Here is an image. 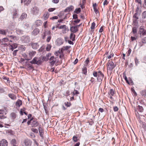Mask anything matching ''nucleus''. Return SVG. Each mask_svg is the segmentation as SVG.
I'll return each mask as SVG.
<instances>
[{"label":"nucleus","instance_id":"obj_4","mask_svg":"<svg viewBox=\"0 0 146 146\" xmlns=\"http://www.w3.org/2000/svg\"><path fill=\"white\" fill-rule=\"evenodd\" d=\"M39 11L38 8L36 7H34L32 8L31 10V13L34 15L38 14L39 12Z\"/></svg>","mask_w":146,"mask_h":146},{"label":"nucleus","instance_id":"obj_43","mask_svg":"<svg viewBox=\"0 0 146 146\" xmlns=\"http://www.w3.org/2000/svg\"><path fill=\"white\" fill-rule=\"evenodd\" d=\"M17 11H15L13 12V18H15L16 17V16L17 15Z\"/></svg>","mask_w":146,"mask_h":146},{"label":"nucleus","instance_id":"obj_6","mask_svg":"<svg viewBox=\"0 0 146 146\" xmlns=\"http://www.w3.org/2000/svg\"><path fill=\"white\" fill-rule=\"evenodd\" d=\"M38 125V123L36 120L32 118V122L31 125L32 127H36Z\"/></svg>","mask_w":146,"mask_h":146},{"label":"nucleus","instance_id":"obj_32","mask_svg":"<svg viewBox=\"0 0 146 146\" xmlns=\"http://www.w3.org/2000/svg\"><path fill=\"white\" fill-rule=\"evenodd\" d=\"M51 46L50 44H47L46 48V50L47 51H49L51 48Z\"/></svg>","mask_w":146,"mask_h":146},{"label":"nucleus","instance_id":"obj_57","mask_svg":"<svg viewBox=\"0 0 146 146\" xmlns=\"http://www.w3.org/2000/svg\"><path fill=\"white\" fill-rule=\"evenodd\" d=\"M139 109L140 112H142L143 110V108L141 106H139Z\"/></svg>","mask_w":146,"mask_h":146},{"label":"nucleus","instance_id":"obj_23","mask_svg":"<svg viewBox=\"0 0 146 146\" xmlns=\"http://www.w3.org/2000/svg\"><path fill=\"white\" fill-rule=\"evenodd\" d=\"M49 13L48 12H46L44 15V19L45 20H46L49 17Z\"/></svg>","mask_w":146,"mask_h":146},{"label":"nucleus","instance_id":"obj_2","mask_svg":"<svg viewBox=\"0 0 146 146\" xmlns=\"http://www.w3.org/2000/svg\"><path fill=\"white\" fill-rule=\"evenodd\" d=\"M42 61L41 58L40 57H35L30 62V63L32 64H36L38 65L40 64Z\"/></svg>","mask_w":146,"mask_h":146},{"label":"nucleus","instance_id":"obj_30","mask_svg":"<svg viewBox=\"0 0 146 146\" xmlns=\"http://www.w3.org/2000/svg\"><path fill=\"white\" fill-rule=\"evenodd\" d=\"M70 47V46H63L62 48L61 51L62 50H66Z\"/></svg>","mask_w":146,"mask_h":146},{"label":"nucleus","instance_id":"obj_63","mask_svg":"<svg viewBox=\"0 0 146 146\" xmlns=\"http://www.w3.org/2000/svg\"><path fill=\"white\" fill-rule=\"evenodd\" d=\"M99 111L101 112H102L104 111V109L102 108H100L99 109Z\"/></svg>","mask_w":146,"mask_h":146},{"label":"nucleus","instance_id":"obj_14","mask_svg":"<svg viewBox=\"0 0 146 146\" xmlns=\"http://www.w3.org/2000/svg\"><path fill=\"white\" fill-rule=\"evenodd\" d=\"M70 31L73 33H76L78 31L77 27L76 26H72L70 28Z\"/></svg>","mask_w":146,"mask_h":146},{"label":"nucleus","instance_id":"obj_37","mask_svg":"<svg viewBox=\"0 0 146 146\" xmlns=\"http://www.w3.org/2000/svg\"><path fill=\"white\" fill-rule=\"evenodd\" d=\"M137 36L135 35V37L131 36V40L132 41H133L134 40H136L137 38Z\"/></svg>","mask_w":146,"mask_h":146},{"label":"nucleus","instance_id":"obj_34","mask_svg":"<svg viewBox=\"0 0 146 146\" xmlns=\"http://www.w3.org/2000/svg\"><path fill=\"white\" fill-rule=\"evenodd\" d=\"M81 11V9L80 8L76 9L74 11V12L77 14L79 13Z\"/></svg>","mask_w":146,"mask_h":146},{"label":"nucleus","instance_id":"obj_22","mask_svg":"<svg viewBox=\"0 0 146 146\" xmlns=\"http://www.w3.org/2000/svg\"><path fill=\"white\" fill-rule=\"evenodd\" d=\"M32 0H25L24 3L25 5L27 6L29 4L31 1Z\"/></svg>","mask_w":146,"mask_h":146},{"label":"nucleus","instance_id":"obj_25","mask_svg":"<svg viewBox=\"0 0 146 146\" xmlns=\"http://www.w3.org/2000/svg\"><path fill=\"white\" fill-rule=\"evenodd\" d=\"M7 32V30L4 29L0 30V33L3 35H5Z\"/></svg>","mask_w":146,"mask_h":146},{"label":"nucleus","instance_id":"obj_53","mask_svg":"<svg viewBox=\"0 0 146 146\" xmlns=\"http://www.w3.org/2000/svg\"><path fill=\"white\" fill-rule=\"evenodd\" d=\"M55 9V8H50L48 9V11L49 12H52Z\"/></svg>","mask_w":146,"mask_h":146},{"label":"nucleus","instance_id":"obj_3","mask_svg":"<svg viewBox=\"0 0 146 146\" xmlns=\"http://www.w3.org/2000/svg\"><path fill=\"white\" fill-rule=\"evenodd\" d=\"M108 68L109 70H113L115 66V64H114L111 60H109L108 63Z\"/></svg>","mask_w":146,"mask_h":146},{"label":"nucleus","instance_id":"obj_8","mask_svg":"<svg viewBox=\"0 0 146 146\" xmlns=\"http://www.w3.org/2000/svg\"><path fill=\"white\" fill-rule=\"evenodd\" d=\"M56 59L53 56H51L49 59L50 64L52 65H53L56 62Z\"/></svg>","mask_w":146,"mask_h":146},{"label":"nucleus","instance_id":"obj_51","mask_svg":"<svg viewBox=\"0 0 146 146\" xmlns=\"http://www.w3.org/2000/svg\"><path fill=\"white\" fill-rule=\"evenodd\" d=\"M108 3V2L107 0H105L103 3V5L104 6L105 5H107Z\"/></svg>","mask_w":146,"mask_h":146},{"label":"nucleus","instance_id":"obj_60","mask_svg":"<svg viewBox=\"0 0 146 146\" xmlns=\"http://www.w3.org/2000/svg\"><path fill=\"white\" fill-rule=\"evenodd\" d=\"M76 20H75L74 21V22H75V23H79L80 21V19H76Z\"/></svg>","mask_w":146,"mask_h":146},{"label":"nucleus","instance_id":"obj_35","mask_svg":"<svg viewBox=\"0 0 146 146\" xmlns=\"http://www.w3.org/2000/svg\"><path fill=\"white\" fill-rule=\"evenodd\" d=\"M142 17L143 19L146 18V11H144L142 13Z\"/></svg>","mask_w":146,"mask_h":146},{"label":"nucleus","instance_id":"obj_40","mask_svg":"<svg viewBox=\"0 0 146 146\" xmlns=\"http://www.w3.org/2000/svg\"><path fill=\"white\" fill-rule=\"evenodd\" d=\"M31 130L33 132L35 133H37L38 132V130L37 129H35L34 128H32Z\"/></svg>","mask_w":146,"mask_h":146},{"label":"nucleus","instance_id":"obj_18","mask_svg":"<svg viewBox=\"0 0 146 146\" xmlns=\"http://www.w3.org/2000/svg\"><path fill=\"white\" fill-rule=\"evenodd\" d=\"M8 96H9L12 100H15L16 99V96L13 94H8Z\"/></svg>","mask_w":146,"mask_h":146},{"label":"nucleus","instance_id":"obj_9","mask_svg":"<svg viewBox=\"0 0 146 146\" xmlns=\"http://www.w3.org/2000/svg\"><path fill=\"white\" fill-rule=\"evenodd\" d=\"M36 53L35 51H29L28 53L29 57L30 58L29 59H27V60H30L32 57Z\"/></svg>","mask_w":146,"mask_h":146},{"label":"nucleus","instance_id":"obj_13","mask_svg":"<svg viewBox=\"0 0 146 146\" xmlns=\"http://www.w3.org/2000/svg\"><path fill=\"white\" fill-rule=\"evenodd\" d=\"M74 9V7L72 5H71L70 6L67 7L65 10L64 11L66 12H68Z\"/></svg>","mask_w":146,"mask_h":146},{"label":"nucleus","instance_id":"obj_11","mask_svg":"<svg viewBox=\"0 0 146 146\" xmlns=\"http://www.w3.org/2000/svg\"><path fill=\"white\" fill-rule=\"evenodd\" d=\"M39 32V30L37 28L35 29L32 32V35L35 36L37 35Z\"/></svg>","mask_w":146,"mask_h":146},{"label":"nucleus","instance_id":"obj_7","mask_svg":"<svg viewBox=\"0 0 146 146\" xmlns=\"http://www.w3.org/2000/svg\"><path fill=\"white\" fill-rule=\"evenodd\" d=\"M8 145V142L5 139L2 140L0 141V146H7Z\"/></svg>","mask_w":146,"mask_h":146},{"label":"nucleus","instance_id":"obj_12","mask_svg":"<svg viewBox=\"0 0 146 146\" xmlns=\"http://www.w3.org/2000/svg\"><path fill=\"white\" fill-rule=\"evenodd\" d=\"M31 46L34 49H36L39 47V45L37 43H33Z\"/></svg>","mask_w":146,"mask_h":146},{"label":"nucleus","instance_id":"obj_26","mask_svg":"<svg viewBox=\"0 0 146 146\" xmlns=\"http://www.w3.org/2000/svg\"><path fill=\"white\" fill-rule=\"evenodd\" d=\"M38 131L40 133V136L41 137H43V132L41 127H39L38 128Z\"/></svg>","mask_w":146,"mask_h":146},{"label":"nucleus","instance_id":"obj_16","mask_svg":"<svg viewBox=\"0 0 146 146\" xmlns=\"http://www.w3.org/2000/svg\"><path fill=\"white\" fill-rule=\"evenodd\" d=\"M25 145L26 146H30L32 144V142L29 140H26L25 141Z\"/></svg>","mask_w":146,"mask_h":146},{"label":"nucleus","instance_id":"obj_47","mask_svg":"<svg viewBox=\"0 0 146 146\" xmlns=\"http://www.w3.org/2000/svg\"><path fill=\"white\" fill-rule=\"evenodd\" d=\"M94 10L95 13L97 14L98 13L99 14V12L97 8H94Z\"/></svg>","mask_w":146,"mask_h":146},{"label":"nucleus","instance_id":"obj_59","mask_svg":"<svg viewBox=\"0 0 146 146\" xmlns=\"http://www.w3.org/2000/svg\"><path fill=\"white\" fill-rule=\"evenodd\" d=\"M113 53H112V54H110V55H109L108 56V59H110V58H111L112 57H113Z\"/></svg>","mask_w":146,"mask_h":146},{"label":"nucleus","instance_id":"obj_17","mask_svg":"<svg viewBox=\"0 0 146 146\" xmlns=\"http://www.w3.org/2000/svg\"><path fill=\"white\" fill-rule=\"evenodd\" d=\"M22 102L20 100H18L16 102V105L17 106L19 107L22 105Z\"/></svg>","mask_w":146,"mask_h":146},{"label":"nucleus","instance_id":"obj_28","mask_svg":"<svg viewBox=\"0 0 146 146\" xmlns=\"http://www.w3.org/2000/svg\"><path fill=\"white\" fill-rule=\"evenodd\" d=\"M11 143L12 145H16L17 142L15 139H13L11 140Z\"/></svg>","mask_w":146,"mask_h":146},{"label":"nucleus","instance_id":"obj_45","mask_svg":"<svg viewBox=\"0 0 146 146\" xmlns=\"http://www.w3.org/2000/svg\"><path fill=\"white\" fill-rule=\"evenodd\" d=\"M51 36L50 35L48 36V37H47V39L46 40V41L47 42H50L51 39Z\"/></svg>","mask_w":146,"mask_h":146},{"label":"nucleus","instance_id":"obj_46","mask_svg":"<svg viewBox=\"0 0 146 146\" xmlns=\"http://www.w3.org/2000/svg\"><path fill=\"white\" fill-rule=\"evenodd\" d=\"M44 49V47L43 46H42L39 49V52H41Z\"/></svg>","mask_w":146,"mask_h":146},{"label":"nucleus","instance_id":"obj_64","mask_svg":"<svg viewBox=\"0 0 146 146\" xmlns=\"http://www.w3.org/2000/svg\"><path fill=\"white\" fill-rule=\"evenodd\" d=\"M78 60L77 59H76L73 62V63L74 64H75L78 62Z\"/></svg>","mask_w":146,"mask_h":146},{"label":"nucleus","instance_id":"obj_61","mask_svg":"<svg viewBox=\"0 0 146 146\" xmlns=\"http://www.w3.org/2000/svg\"><path fill=\"white\" fill-rule=\"evenodd\" d=\"M32 118L30 120L28 121L27 123L28 125H29L31 123V124Z\"/></svg>","mask_w":146,"mask_h":146},{"label":"nucleus","instance_id":"obj_58","mask_svg":"<svg viewBox=\"0 0 146 146\" xmlns=\"http://www.w3.org/2000/svg\"><path fill=\"white\" fill-rule=\"evenodd\" d=\"M66 26L65 25H61L60 27H59V29H64V28H65L66 27Z\"/></svg>","mask_w":146,"mask_h":146},{"label":"nucleus","instance_id":"obj_62","mask_svg":"<svg viewBox=\"0 0 146 146\" xmlns=\"http://www.w3.org/2000/svg\"><path fill=\"white\" fill-rule=\"evenodd\" d=\"M18 51L17 50H15L13 52V54L14 56H16V53Z\"/></svg>","mask_w":146,"mask_h":146},{"label":"nucleus","instance_id":"obj_56","mask_svg":"<svg viewBox=\"0 0 146 146\" xmlns=\"http://www.w3.org/2000/svg\"><path fill=\"white\" fill-rule=\"evenodd\" d=\"M58 18V17L57 16H55L54 17H52L50 19L52 20H54V19H57Z\"/></svg>","mask_w":146,"mask_h":146},{"label":"nucleus","instance_id":"obj_19","mask_svg":"<svg viewBox=\"0 0 146 146\" xmlns=\"http://www.w3.org/2000/svg\"><path fill=\"white\" fill-rule=\"evenodd\" d=\"M60 53H61L60 52L58 51L55 54L56 56H58L59 54H60V56H59L60 58H62L64 56V54L63 53H61V54Z\"/></svg>","mask_w":146,"mask_h":146},{"label":"nucleus","instance_id":"obj_20","mask_svg":"<svg viewBox=\"0 0 146 146\" xmlns=\"http://www.w3.org/2000/svg\"><path fill=\"white\" fill-rule=\"evenodd\" d=\"M11 118L14 120L16 117V114L14 113H12L10 115Z\"/></svg>","mask_w":146,"mask_h":146},{"label":"nucleus","instance_id":"obj_29","mask_svg":"<svg viewBox=\"0 0 146 146\" xmlns=\"http://www.w3.org/2000/svg\"><path fill=\"white\" fill-rule=\"evenodd\" d=\"M82 73L85 75L87 74V68L86 67H84L82 68Z\"/></svg>","mask_w":146,"mask_h":146},{"label":"nucleus","instance_id":"obj_50","mask_svg":"<svg viewBox=\"0 0 146 146\" xmlns=\"http://www.w3.org/2000/svg\"><path fill=\"white\" fill-rule=\"evenodd\" d=\"M67 30V28L66 27L62 29V31L63 33H66V31Z\"/></svg>","mask_w":146,"mask_h":146},{"label":"nucleus","instance_id":"obj_31","mask_svg":"<svg viewBox=\"0 0 146 146\" xmlns=\"http://www.w3.org/2000/svg\"><path fill=\"white\" fill-rule=\"evenodd\" d=\"M132 32L134 34H136L137 32V28L136 27H134L132 29Z\"/></svg>","mask_w":146,"mask_h":146},{"label":"nucleus","instance_id":"obj_52","mask_svg":"<svg viewBox=\"0 0 146 146\" xmlns=\"http://www.w3.org/2000/svg\"><path fill=\"white\" fill-rule=\"evenodd\" d=\"M52 2L54 3H57L59 2V0H52Z\"/></svg>","mask_w":146,"mask_h":146},{"label":"nucleus","instance_id":"obj_49","mask_svg":"<svg viewBox=\"0 0 146 146\" xmlns=\"http://www.w3.org/2000/svg\"><path fill=\"white\" fill-rule=\"evenodd\" d=\"M114 111H117L118 110V108L117 106H114L113 107Z\"/></svg>","mask_w":146,"mask_h":146},{"label":"nucleus","instance_id":"obj_38","mask_svg":"<svg viewBox=\"0 0 146 146\" xmlns=\"http://www.w3.org/2000/svg\"><path fill=\"white\" fill-rule=\"evenodd\" d=\"M137 13H135L133 16V17L135 19V21H137L138 19V17H137Z\"/></svg>","mask_w":146,"mask_h":146},{"label":"nucleus","instance_id":"obj_44","mask_svg":"<svg viewBox=\"0 0 146 146\" xmlns=\"http://www.w3.org/2000/svg\"><path fill=\"white\" fill-rule=\"evenodd\" d=\"M95 25H96L95 23L94 22L93 23H92V25H91V29H94L95 27Z\"/></svg>","mask_w":146,"mask_h":146},{"label":"nucleus","instance_id":"obj_54","mask_svg":"<svg viewBox=\"0 0 146 146\" xmlns=\"http://www.w3.org/2000/svg\"><path fill=\"white\" fill-rule=\"evenodd\" d=\"M9 41L8 39L7 38H5L3 39V41L4 42H7Z\"/></svg>","mask_w":146,"mask_h":146},{"label":"nucleus","instance_id":"obj_48","mask_svg":"<svg viewBox=\"0 0 146 146\" xmlns=\"http://www.w3.org/2000/svg\"><path fill=\"white\" fill-rule=\"evenodd\" d=\"M142 42L143 43H146V37L142 39Z\"/></svg>","mask_w":146,"mask_h":146},{"label":"nucleus","instance_id":"obj_1","mask_svg":"<svg viewBox=\"0 0 146 146\" xmlns=\"http://www.w3.org/2000/svg\"><path fill=\"white\" fill-rule=\"evenodd\" d=\"M93 75L95 77H97L98 76L97 78L98 82H100V83L102 82L104 75L101 71H100L98 72L94 71L93 72Z\"/></svg>","mask_w":146,"mask_h":146},{"label":"nucleus","instance_id":"obj_39","mask_svg":"<svg viewBox=\"0 0 146 146\" xmlns=\"http://www.w3.org/2000/svg\"><path fill=\"white\" fill-rule=\"evenodd\" d=\"M79 94V92H78V91L76 90H74V92L72 93V94L73 96H74L76 94Z\"/></svg>","mask_w":146,"mask_h":146},{"label":"nucleus","instance_id":"obj_33","mask_svg":"<svg viewBox=\"0 0 146 146\" xmlns=\"http://www.w3.org/2000/svg\"><path fill=\"white\" fill-rule=\"evenodd\" d=\"M110 93L111 96H113L115 94V92L113 90L111 89L110 91Z\"/></svg>","mask_w":146,"mask_h":146},{"label":"nucleus","instance_id":"obj_5","mask_svg":"<svg viewBox=\"0 0 146 146\" xmlns=\"http://www.w3.org/2000/svg\"><path fill=\"white\" fill-rule=\"evenodd\" d=\"M139 33L140 34H142L143 35H146V30L145 29L143 26H141L139 28Z\"/></svg>","mask_w":146,"mask_h":146},{"label":"nucleus","instance_id":"obj_15","mask_svg":"<svg viewBox=\"0 0 146 146\" xmlns=\"http://www.w3.org/2000/svg\"><path fill=\"white\" fill-rule=\"evenodd\" d=\"M51 34L50 32V31H45V32H44L43 36V38L44 39L45 37V36H46L48 35L49 36Z\"/></svg>","mask_w":146,"mask_h":146},{"label":"nucleus","instance_id":"obj_36","mask_svg":"<svg viewBox=\"0 0 146 146\" xmlns=\"http://www.w3.org/2000/svg\"><path fill=\"white\" fill-rule=\"evenodd\" d=\"M66 106L67 107H69L71 105V104L70 102H65L64 103Z\"/></svg>","mask_w":146,"mask_h":146},{"label":"nucleus","instance_id":"obj_42","mask_svg":"<svg viewBox=\"0 0 146 146\" xmlns=\"http://www.w3.org/2000/svg\"><path fill=\"white\" fill-rule=\"evenodd\" d=\"M24 27L25 29H28L29 27V23H25L24 24Z\"/></svg>","mask_w":146,"mask_h":146},{"label":"nucleus","instance_id":"obj_41","mask_svg":"<svg viewBox=\"0 0 146 146\" xmlns=\"http://www.w3.org/2000/svg\"><path fill=\"white\" fill-rule=\"evenodd\" d=\"M73 140L74 142H77L78 140V137L76 136H74L73 137Z\"/></svg>","mask_w":146,"mask_h":146},{"label":"nucleus","instance_id":"obj_27","mask_svg":"<svg viewBox=\"0 0 146 146\" xmlns=\"http://www.w3.org/2000/svg\"><path fill=\"white\" fill-rule=\"evenodd\" d=\"M75 35L73 33H71L70 36V38L72 41L75 40Z\"/></svg>","mask_w":146,"mask_h":146},{"label":"nucleus","instance_id":"obj_55","mask_svg":"<svg viewBox=\"0 0 146 146\" xmlns=\"http://www.w3.org/2000/svg\"><path fill=\"white\" fill-rule=\"evenodd\" d=\"M73 19H76L78 18L77 15L76 14H74L73 15Z\"/></svg>","mask_w":146,"mask_h":146},{"label":"nucleus","instance_id":"obj_10","mask_svg":"<svg viewBox=\"0 0 146 146\" xmlns=\"http://www.w3.org/2000/svg\"><path fill=\"white\" fill-rule=\"evenodd\" d=\"M56 42L58 45L60 46L63 44V42L62 39L60 38H58L56 40Z\"/></svg>","mask_w":146,"mask_h":146},{"label":"nucleus","instance_id":"obj_21","mask_svg":"<svg viewBox=\"0 0 146 146\" xmlns=\"http://www.w3.org/2000/svg\"><path fill=\"white\" fill-rule=\"evenodd\" d=\"M27 17V15L25 13H22V15L20 18V19L22 20L23 19L26 18Z\"/></svg>","mask_w":146,"mask_h":146},{"label":"nucleus","instance_id":"obj_24","mask_svg":"<svg viewBox=\"0 0 146 146\" xmlns=\"http://www.w3.org/2000/svg\"><path fill=\"white\" fill-rule=\"evenodd\" d=\"M36 25L37 26H40L42 25V22L40 20H37L35 22Z\"/></svg>","mask_w":146,"mask_h":146}]
</instances>
